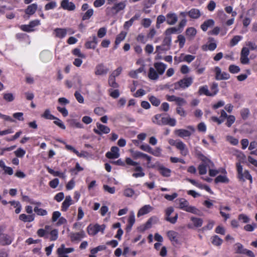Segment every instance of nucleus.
<instances>
[{
  "label": "nucleus",
  "instance_id": "f257e3e1",
  "mask_svg": "<svg viewBox=\"0 0 257 257\" xmlns=\"http://www.w3.org/2000/svg\"><path fill=\"white\" fill-rule=\"evenodd\" d=\"M155 69L153 67H150L148 73V77L151 80H157L159 75L164 74L167 65L162 62H156L154 64Z\"/></svg>",
  "mask_w": 257,
  "mask_h": 257
},
{
  "label": "nucleus",
  "instance_id": "f03ea898",
  "mask_svg": "<svg viewBox=\"0 0 257 257\" xmlns=\"http://www.w3.org/2000/svg\"><path fill=\"white\" fill-rule=\"evenodd\" d=\"M179 202L180 209L194 214H199L200 211L195 206L190 205L189 202L185 199L180 198Z\"/></svg>",
  "mask_w": 257,
  "mask_h": 257
},
{
  "label": "nucleus",
  "instance_id": "7ed1b4c3",
  "mask_svg": "<svg viewBox=\"0 0 257 257\" xmlns=\"http://www.w3.org/2000/svg\"><path fill=\"white\" fill-rule=\"evenodd\" d=\"M200 159L203 163L198 166L200 175H205L207 173V168L214 167L213 163L202 154L200 155Z\"/></svg>",
  "mask_w": 257,
  "mask_h": 257
},
{
  "label": "nucleus",
  "instance_id": "20e7f679",
  "mask_svg": "<svg viewBox=\"0 0 257 257\" xmlns=\"http://www.w3.org/2000/svg\"><path fill=\"white\" fill-rule=\"evenodd\" d=\"M193 83V78L191 77H185L174 84V88L176 90L180 88L185 89L189 87Z\"/></svg>",
  "mask_w": 257,
  "mask_h": 257
},
{
  "label": "nucleus",
  "instance_id": "39448f33",
  "mask_svg": "<svg viewBox=\"0 0 257 257\" xmlns=\"http://www.w3.org/2000/svg\"><path fill=\"white\" fill-rule=\"evenodd\" d=\"M105 227L106 226L104 224L99 225L98 224H95L93 225H89L87 228V232L91 236L96 235L98 232L103 233Z\"/></svg>",
  "mask_w": 257,
  "mask_h": 257
},
{
  "label": "nucleus",
  "instance_id": "423d86ee",
  "mask_svg": "<svg viewBox=\"0 0 257 257\" xmlns=\"http://www.w3.org/2000/svg\"><path fill=\"white\" fill-rule=\"evenodd\" d=\"M188 130L185 129H178L175 131L176 135L179 137L184 138L185 137H189L192 135V133L195 132V128L192 125L187 126Z\"/></svg>",
  "mask_w": 257,
  "mask_h": 257
},
{
  "label": "nucleus",
  "instance_id": "0eeeda50",
  "mask_svg": "<svg viewBox=\"0 0 257 257\" xmlns=\"http://www.w3.org/2000/svg\"><path fill=\"white\" fill-rule=\"evenodd\" d=\"M174 211V209L172 207H169L165 210V219L172 224H175L177 222L178 218V215L177 213H176L175 216L173 217L170 216Z\"/></svg>",
  "mask_w": 257,
  "mask_h": 257
},
{
  "label": "nucleus",
  "instance_id": "6e6552de",
  "mask_svg": "<svg viewBox=\"0 0 257 257\" xmlns=\"http://www.w3.org/2000/svg\"><path fill=\"white\" fill-rule=\"evenodd\" d=\"M154 167L156 168L157 171H158L160 174L163 177H169L171 176V170L165 167L163 165L160 163L156 164L154 166Z\"/></svg>",
  "mask_w": 257,
  "mask_h": 257
},
{
  "label": "nucleus",
  "instance_id": "1a4fd4ad",
  "mask_svg": "<svg viewBox=\"0 0 257 257\" xmlns=\"http://www.w3.org/2000/svg\"><path fill=\"white\" fill-rule=\"evenodd\" d=\"M214 71L215 73V79L217 80H227L230 78L229 73L222 71L221 69L218 66L215 67Z\"/></svg>",
  "mask_w": 257,
  "mask_h": 257
},
{
  "label": "nucleus",
  "instance_id": "9d476101",
  "mask_svg": "<svg viewBox=\"0 0 257 257\" xmlns=\"http://www.w3.org/2000/svg\"><path fill=\"white\" fill-rule=\"evenodd\" d=\"M96 126L97 128H94L93 132L98 135H101L102 134H107L110 131V128L107 126L103 125L100 123H96Z\"/></svg>",
  "mask_w": 257,
  "mask_h": 257
},
{
  "label": "nucleus",
  "instance_id": "9b49d317",
  "mask_svg": "<svg viewBox=\"0 0 257 257\" xmlns=\"http://www.w3.org/2000/svg\"><path fill=\"white\" fill-rule=\"evenodd\" d=\"M119 148L117 147L113 146L111 148L110 151L106 153V157L108 159H117L119 156Z\"/></svg>",
  "mask_w": 257,
  "mask_h": 257
},
{
  "label": "nucleus",
  "instance_id": "f8f14e48",
  "mask_svg": "<svg viewBox=\"0 0 257 257\" xmlns=\"http://www.w3.org/2000/svg\"><path fill=\"white\" fill-rule=\"evenodd\" d=\"M61 7L65 10L69 11H73L75 10L76 7L75 4L69 0H62L61 2Z\"/></svg>",
  "mask_w": 257,
  "mask_h": 257
},
{
  "label": "nucleus",
  "instance_id": "ddd939ff",
  "mask_svg": "<svg viewBox=\"0 0 257 257\" xmlns=\"http://www.w3.org/2000/svg\"><path fill=\"white\" fill-rule=\"evenodd\" d=\"M171 43V39L170 37H166L163 41L161 46H158L156 47L157 50L161 51H167L170 49V46Z\"/></svg>",
  "mask_w": 257,
  "mask_h": 257
},
{
  "label": "nucleus",
  "instance_id": "4468645a",
  "mask_svg": "<svg viewBox=\"0 0 257 257\" xmlns=\"http://www.w3.org/2000/svg\"><path fill=\"white\" fill-rule=\"evenodd\" d=\"M108 71V69L102 63L97 65L95 68V74L96 75H106Z\"/></svg>",
  "mask_w": 257,
  "mask_h": 257
},
{
  "label": "nucleus",
  "instance_id": "2eb2a0df",
  "mask_svg": "<svg viewBox=\"0 0 257 257\" xmlns=\"http://www.w3.org/2000/svg\"><path fill=\"white\" fill-rule=\"evenodd\" d=\"M98 44L97 38L96 36L94 35L92 37L89 38L88 40L85 43V47L87 49H94Z\"/></svg>",
  "mask_w": 257,
  "mask_h": 257
},
{
  "label": "nucleus",
  "instance_id": "dca6fc26",
  "mask_svg": "<svg viewBox=\"0 0 257 257\" xmlns=\"http://www.w3.org/2000/svg\"><path fill=\"white\" fill-rule=\"evenodd\" d=\"M13 240V237L6 234H2L0 235V244L2 245L10 244Z\"/></svg>",
  "mask_w": 257,
  "mask_h": 257
},
{
  "label": "nucleus",
  "instance_id": "f3484780",
  "mask_svg": "<svg viewBox=\"0 0 257 257\" xmlns=\"http://www.w3.org/2000/svg\"><path fill=\"white\" fill-rule=\"evenodd\" d=\"M167 235L170 240L173 243H178L179 234L174 230H169L167 232Z\"/></svg>",
  "mask_w": 257,
  "mask_h": 257
},
{
  "label": "nucleus",
  "instance_id": "a211bd4d",
  "mask_svg": "<svg viewBox=\"0 0 257 257\" xmlns=\"http://www.w3.org/2000/svg\"><path fill=\"white\" fill-rule=\"evenodd\" d=\"M85 236V233L82 230L78 232L71 233L70 234V238L72 241H80L82 238Z\"/></svg>",
  "mask_w": 257,
  "mask_h": 257
},
{
  "label": "nucleus",
  "instance_id": "6ab92c4d",
  "mask_svg": "<svg viewBox=\"0 0 257 257\" xmlns=\"http://www.w3.org/2000/svg\"><path fill=\"white\" fill-rule=\"evenodd\" d=\"M53 34L57 38L63 39L67 35V29L64 28H56L54 30Z\"/></svg>",
  "mask_w": 257,
  "mask_h": 257
},
{
  "label": "nucleus",
  "instance_id": "aec40b11",
  "mask_svg": "<svg viewBox=\"0 0 257 257\" xmlns=\"http://www.w3.org/2000/svg\"><path fill=\"white\" fill-rule=\"evenodd\" d=\"M176 148L180 151V154L183 156H186L189 154V150L186 145L181 141H179Z\"/></svg>",
  "mask_w": 257,
  "mask_h": 257
},
{
  "label": "nucleus",
  "instance_id": "412c9836",
  "mask_svg": "<svg viewBox=\"0 0 257 257\" xmlns=\"http://www.w3.org/2000/svg\"><path fill=\"white\" fill-rule=\"evenodd\" d=\"M153 209V207L150 205H145L139 210L137 216L140 217L141 216L145 215L152 211Z\"/></svg>",
  "mask_w": 257,
  "mask_h": 257
},
{
  "label": "nucleus",
  "instance_id": "4be33fe9",
  "mask_svg": "<svg viewBox=\"0 0 257 257\" xmlns=\"http://www.w3.org/2000/svg\"><path fill=\"white\" fill-rule=\"evenodd\" d=\"M178 20V17L175 13H168L166 15V22L170 25H174Z\"/></svg>",
  "mask_w": 257,
  "mask_h": 257
},
{
  "label": "nucleus",
  "instance_id": "5701e85b",
  "mask_svg": "<svg viewBox=\"0 0 257 257\" xmlns=\"http://www.w3.org/2000/svg\"><path fill=\"white\" fill-rule=\"evenodd\" d=\"M73 200H72L70 196H67L62 203L61 206V210L62 211H66L67 210L69 207L72 204Z\"/></svg>",
  "mask_w": 257,
  "mask_h": 257
},
{
  "label": "nucleus",
  "instance_id": "b1692460",
  "mask_svg": "<svg viewBox=\"0 0 257 257\" xmlns=\"http://www.w3.org/2000/svg\"><path fill=\"white\" fill-rule=\"evenodd\" d=\"M126 6V4L124 2H121L119 3L114 4V6L110 8L111 11H114L115 13L117 14L119 11L124 9Z\"/></svg>",
  "mask_w": 257,
  "mask_h": 257
},
{
  "label": "nucleus",
  "instance_id": "393cba45",
  "mask_svg": "<svg viewBox=\"0 0 257 257\" xmlns=\"http://www.w3.org/2000/svg\"><path fill=\"white\" fill-rule=\"evenodd\" d=\"M140 17L139 14H136L134 17H133L129 21H126L123 25L124 29L128 30L129 28L132 26L135 21L137 20Z\"/></svg>",
  "mask_w": 257,
  "mask_h": 257
},
{
  "label": "nucleus",
  "instance_id": "a878e982",
  "mask_svg": "<svg viewBox=\"0 0 257 257\" xmlns=\"http://www.w3.org/2000/svg\"><path fill=\"white\" fill-rule=\"evenodd\" d=\"M134 171L137 172L136 173H134L133 174V177L137 178L139 177H143L145 176V173L143 171V168L140 165L134 168Z\"/></svg>",
  "mask_w": 257,
  "mask_h": 257
},
{
  "label": "nucleus",
  "instance_id": "bb28decb",
  "mask_svg": "<svg viewBox=\"0 0 257 257\" xmlns=\"http://www.w3.org/2000/svg\"><path fill=\"white\" fill-rule=\"evenodd\" d=\"M214 21L212 19L207 20L203 22V23L201 25V29L205 32L207 30L208 28L212 27L214 25Z\"/></svg>",
  "mask_w": 257,
  "mask_h": 257
},
{
  "label": "nucleus",
  "instance_id": "cd10ccee",
  "mask_svg": "<svg viewBox=\"0 0 257 257\" xmlns=\"http://www.w3.org/2000/svg\"><path fill=\"white\" fill-rule=\"evenodd\" d=\"M40 58L43 62H47L51 59L52 55L50 52L44 51L41 53Z\"/></svg>",
  "mask_w": 257,
  "mask_h": 257
},
{
  "label": "nucleus",
  "instance_id": "c85d7f7f",
  "mask_svg": "<svg viewBox=\"0 0 257 257\" xmlns=\"http://www.w3.org/2000/svg\"><path fill=\"white\" fill-rule=\"evenodd\" d=\"M47 170L48 172L55 177H59L62 179H65L66 178V175L64 173L60 172L59 171H55L50 168L49 167H47Z\"/></svg>",
  "mask_w": 257,
  "mask_h": 257
},
{
  "label": "nucleus",
  "instance_id": "c756f323",
  "mask_svg": "<svg viewBox=\"0 0 257 257\" xmlns=\"http://www.w3.org/2000/svg\"><path fill=\"white\" fill-rule=\"evenodd\" d=\"M37 9V5L36 4H33L28 6L27 8L25 10V13L29 15H32L36 12Z\"/></svg>",
  "mask_w": 257,
  "mask_h": 257
},
{
  "label": "nucleus",
  "instance_id": "7c9ffc66",
  "mask_svg": "<svg viewBox=\"0 0 257 257\" xmlns=\"http://www.w3.org/2000/svg\"><path fill=\"white\" fill-rule=\"evenodd\" d=\"M198 92L200 95H205L207 96H211L210 92L208 90V87L206 85L200 86Z\"/></svg>",
  "mask_w": 257,
  "mask_h": 257
},
{
  "label": "nucleus",
  "instance_id": "2f4dec72",
  "mask_svg": "<svg viewBox=\"0 0 257 257\" xmlns=\"http://www.w3.org/2000/svg\"><path fill=\"white\" fill-rule=\"evenodd\" d=\"M188 13L191 18L195 19L199 18L201 15L200 12L197 9H192Z\"/></svg>",
  "mask_w": 257,
  "mask_h": 257
},
{
  "label": "nucleus",
  "instance_id": "473e14b6",
  "mask_svg": "<svg viewBox=\"0 0 257 257\" xmlns=\"http://www.w3.org/2000/svg\"><path fill=\"white\" fill-rule=\"evenodd\" d=\"M20 220L24 222H32L34 220V215H26L25 214H21L19 216Z\"/></svg>",
  "mask_w": 257,
  "mask_h": 257
},
{
  "label": "nucleus",
  "instance_id": "72a5a7b5",
  "mask_svg": "<svg viewBox=\"0 0 257 257\" xmlns=\"http://www.w3.org/2000/svg\"><path fill=\"white\" fill-rule=\"evenodd\" d=\"M191 220L193 222L194 226L196 227H201L203 222L202 219L195 217H191Z\"/></svg>",
  "mask_w": 257,
  "mask_h": 257
},
{
  "label": "nucleus",
  "instance_id": "f704fd0d",
  "mask_svg": "<svg viewBox=\"0 0 257 257\" xmlns=\"http://www.w3.org/2000/svg\"><path fill=\"white\" fill-rule=\"evenodd\" d=\"M127 33L124 31H122L119 34H118L116 38L115 44V45H118L120 44V43L123 41L126 36Z\"/></svg>",
  "mask_w": 257,
  "mask_h": 257
},
{
  "label": "nucleus",
  "instance_id": "c9c22d12",
  "mask_svg": "<svg viewBox=\"0 0 257 257\" xmlns=\"http://www.w3.org/2000/svg\"><path fill=\"white\" fill-rule=\"evenodd\" d=\"M148 99L152 104L155 106H158L160 104V100L155 96L149 95Z\"/></svg>",
  "mask_w": 257,
  "mask_h": 257
},
{
  "label": "nucleus",
  "instance_id": "e433bc0d",
  "mask_svg": "<svg viewBox=\"0 0 257 257\" xmlns=\"http://www.w3.org/2000/svg\"><path fill=\"white\" fill-rule=\"evenodd\" d=\"M41 117L45 119L52 120L56 118V117L52 115L49 109L45 110L44 112L41 115Z\"/></svg>",
  "mask_w": 257,
  "mask_h": 257
},
{
  "label": "nucleus",
  "instance_id": "4c0bfd02",
  "mask_svg": "<svg viewBox=\"0 0 257 257\" xmlns=\"http://www.w3.org/2000/svg\"><path fill=\"white\" fill-rule=\"evenodd\" d=\"M94 11L92 9H88L87 11L83 14L82 17L83 21L89 20L93 15Z\"/></svg>",
  "mask_w": 257,
  "mask_h": 257
},
{
  "label": "nucleus",
  "instance_id": "58836bf2",
  "mask_svg": "<svg viewBox=\"0 0 257 257\" xmlns=\"http://www.w3.org/2000/svg\"><path fill=\"white\" fill-rule=\"evenodd\" d=\"M135 191L131 188L127 187L123 190V195L127 197H132L135 195Z\"/></svg>",
  "mask_w": 257,
  "mask_h": 257
},
{
  "label": "nucleus",
  "instance_id": "ea45409f",
  "mask_svg": "<svg viewBox=\"0 0 257 257\" xmlns=\"http://www.w3.org/2000/svg\"><path fill=\"white\" fill-rule=\"evenodd\" d=\"M215 182L227 183L229 182V179L226 176L219 175L215 179Z\"/></svg>",
  "mask_w": 257,
  "mask_h": 257
},
{
  "label": "nucleus",
  "instance_id": "a19ab883",
  "mask_svg": "<svg viewBox=\"0 0 257 257\" xmlns=\"http://www.w3.org/2000/svg\"><path fill=\"white\" fill-rule=\"evenodd\" d=\"M236 252L238 253L244 254L246 248H244L243 246L240 243H237L234 245Z\"/></svg>",
  "mask_w": 257,
  "mask_h": 257
},
{
  "label": "nucleus",
  "instance_id": "79ce46f5",
  "mask_svg": "<svg viewBox=\"0 0 257 257\" xmlns=\"http://www.w3.org/2000/svg\"><path fill=\"white\" fill-rule=\"evenodd\" d=\"M210 89L211 96L215 95L218 92V84L215 82L213 83L211 85Z\"/></svg>",
  "mask_w": 257,
  "mask_h": 257
},
{
  "label": "nucleus",
  "instance_id": "37998d69",
  "mask_svg": "<svg viewBox=\"0 0 257 257\" xmlns=\"http://www.w3.org/2000/svg\"><path fill=\"white\" fill-rule=\"evenodd\" d=\"M216 47L217 45L215 43H211L208 45H203L202 46V49L204 51L208 50L212 51L214 50Z\"/></svg>",
  "mask_w": 257,
  "mask_h": 257
},
{
  "label": "nucleus",
  "instance_id": "c03bdc74",
  "mask_svg": "<svg viewBox=\"0 0 257 257\" xmlns=\"http://www.w3.org/2000/svg\"><path fill=\"white\" fill-rule=\"evenodd\" d=\"M238 219L244 223H248L250 221V218L249 217L244 214H240L238 216Z\"/></svg>",
  "mask_w": 257,
  "mask_h": 257
},
{
  "label": "nucleus",
  "instance_id": "a18cd8bd",
  "mask_svg": "<svg viewBox=\"0 0 257 257\" xmlns=\"http://www.w3.org/2000/svg\"><path fill=\"white\" fill-rule=\"evenodd\" d=\"M226 140L230 144H231L233 146H236L237 145H238V142H239L238 139H237L231 136H226Z\"/></svg>",
  "mask_w": 257,
  "mask_h": 257
},
{
  "label": "nucleus",
  "instance_id": "49530a36",
  "mask_svg": "<svg viewBox=\"0 0 257 257\" xmlns=\"http://www.w3.org/2000/svg\"><path fill=\"white\" fill-rule=\"evenodd\" d=\"M186 35L190 38L194 37L196 34V30L195 28L191 27L186 30Z\"/></svg>",
  "mask_w": 257,
  "mask_h": 257
},
{
  "label": "nucleus",
  "instance_id": "de8ad7c7",
  "mask_svg": "<svg viewBox=\"0 0 257 257\" xmlns=\"http://www.w3.org/2000/svg\"><path fill=\"white\" fill-rule=\"evenodd\" d=\"M161 119L158 121H155L153 119V122L159 125H167L168 117H162Z\"/></svg>",
  "mask_w": 257,
  "mask_h": 257
},
{
  "label": "nucleus",
  "instance_id": "09e8293b",
  "mask_svg": "<svg viewBox=\"0 0 257 257\" xmlns=\"http://www.w3.org/2000/svg\"><path fill=\"white\" fill-rule=\"evenodd\" d=\"M14 154L18 158H23L26 154V151L21 148H19L14 152Z\"/></svg>",
  "mask_w": 257,
  "mask_h": 257
},
{
  "label": "nucleus",
  "instance_id": "8fccbe9b",
  "mask_svg": "<svg viewBox=\"0 0 257 257\" xmlns=\"http://www.w3.org/2000/svg\"><path fill=\"white\" fill-rule=\"evenodd\" d=\"M211 242L214 245L219 246L222 244V240L217 235H215L212 237Z\"/></svg>",
  "mask_w": 257,
  "mask_h": 257
},
{
  "label": "nucleus",
  "instance_id": "3c124183",
  "mask_svg": "<svg viewBox=\"0 0 257 257\" xmlns=\"http://www.w3.org/2000/svg\"><path fill=\"white\" fill-rule=\"evenodd\" d=\"M4 99L8 102H12L15 99V96L12 93H6L3 94Z\"/></svg>",
  "mask_w": 257,
  "mask_h": 257
},
{
  "label": "nucleus",
  "instance_id": "603ef678",
  "mask_svg": "<svg viewBox=\"0 0 257 257\" xmlns=\"http://www.w3.org/2000/svg\"><path fill=\"white\" fill-rule=\"evenodd\" d=\"M108 84L110 86L113 88H116L118 87V84L115 81V77H112L110 75L108 79Z\"/></svg>",
  "mask_w": 257,
  "mask_h": 257
},
{
  "label": "nucleus",
  "instance_id": "864d4df0",
  "mask_svg": "<svg viewBox=\"0 0 257 257\" xmlns=\"http://www.w3.org/2000/svg\"><path fill=\"white\" fill-rule=\"evenodd\" d=\"M181 31L180 30V28H177L176 27H172L170 28H168L166 30V34L167 35H170L171 34H176L180 33Z\"/></svg>",
  "mask_w": 257,
  "mask_h": 257
},
{
  "label": "nucleus",
  "instance_id": "5fc2aeb1",
  "mask_svg": "<svg viewBox=\"0 0 257 257\" xmlns=\"http://www.w3.org/2000/svg\"><path fill=\"white\" fill-rule=\"evenodd\" d=\"M34 211L38 215L45 216L47 215V211L42 208H39L38 207H35L34 209Z\"/></svg>",
  "mask_w": 257,
  "mask_h": 257
},
{
  "label": "nucleus",
  "instance_id": "6e6d98bb",
  "mask_svg": "<svg viewBox=\"0 0 257 257\" xmlns=\"http://www.w3.org/2000/svg\"><path fill=\"white\" fill-rule=\"evenodd\" d=\"M74 79V83L75 84V87H78L79 88H81L82 84V79L80 76H75L73 78Z\"/></svg>",
  "mask_w": 257,
  "mask_h": 257
},
{
  "label": "nucleus",
  "instance_id": "4d7b16f0",
  "mask_svg": "<svg viewBox=\"0 0 257 257\" xmlns=\"http://www.w3.org/2000/svg\"><path fill=\"white\" fill-rule=\"evenodd\" d=\"M57 3L55 1H51L45 6V10L48 11L55 9L57 7Z\"/></svg>",
  "mask_w": 257,
  "mask_h": 257
},
{
  "label": "nucleus",
  "instance_id": "13d9d810",
  "mask_svg": "<svg viewBox=\"0 0 257 257\" xmlns=\"http://www.w3.org/2000/svg\"><path fill=\"white\" fill-rule=\"evenodd\" d=\"M250 113L248 108H243L240 110V115L242 119H246L249 116Z\"/></svg>",
  "mask_w": 257,
  "mask_h": 257
},
{
  "label": "nucleus",
  "instance_id": "bf43d9fd",
  "mask_svg": "<svg viewBox=\"0 0 257 257\" xmlns=\"http://www.w3.org/2000/svg\"><path fill=\"white\" fill-rule=\"evenodd\" d=\"M165 21H166V17H165L163 15H159L158 16L157 18V24L156 27L157 28H160V24L164 23Z\"/></svg>",
  "mask_w": 257,
  "mask_h": 257
},
{
  "label": "nucleus",
  "instance_id": "052dcab7",
  "mask_svg": "<svg viewBox=\"0 0 257 257\" xmlns=\"http://www.w3.org/2000/svg\"><path fill=\"white\" fill-rule=\"evenodd\" d=\"M228 70L230 73L232 74H235L238 73L240 71V69L238 66L235 65H230L229 66Z\"/></svg>",
  "mask_w": 257,
  "mask_h": 257
},
{
  "label": "nucleus",
  "instance_id": "680f3d73",
  "mask_svg": "<svg viewBox=\"0 0 257 257\" xmlns=\"http://www.w3.org/2000/svg\"><path fill=\"white\" fill-rule=\"evenodd\" d=\"M107 29L105 27L100 28L97 32V36L99 38H102L106 34Z\"/></svg>",
  "mask_w": 257,
  "mask_h": 257
},
{
  "label": "nucleus",
  "instance_id": "e2e57ef3",
  "mask_svg": "<svg viewBox=\"0 0 257 257\" xmlns=\"http://www.w3.org/2000/svg\"><path fill=\"white\" fill-rule=\"evenodd\" d=\"M51 235L50 240L51 241L56 240L58 238V231L57 229H53L50 232Z\"/></svg>",
  "mask_w": 257,
  "mask_h": 257
},
{
  "label": "nucleus",
  "instance_id": "0e129e2a",
  "mask_svg": "<svg viewBox=\"0 0 257 257\" xmlns=\"http://www.w3.org/2000/svg\"><path fill=\"white\" fill-rule=\"evenodd\" d=\"M227 121L226 122V125L228 127H230L231 125L234 122L235 120V118L233 115H228V116L226 118Z\"/></svg>",
  "mask_w": 257,
  "mask_h": 257
},
{
  "label": "nucleus",
  "instance_id": "69168bd1",
  "mask_svg": "<svg viewBox=\"0 0 257 257\" xmlns=\"http://www.w3.org/2000/svg\"><path fill=\"white\" fill-rule=\"evenodd\" d=\"M136 40L138 42L145 44L147 41V39L146 36L143 34H140L136 38Z\"/></svg>",
  "mask_w": 257,
  "mask_h": 257
},
{
  "label": "nucleus",
  "instance_id": "338daca9",
  "mask_svg": "<svg viewBox=\"0 0 257 257\" xmlns=\"http://www.w3.org/2000/svg\"><path fill=\"white\" fill-rule=\"evenodd\" d=\"M72 53L74 55L78 56L81 58H85L86 57L85 54L82 53L80 50L78 48L74 49L72 51Z\"/></svg>",
  "mask_w": 257,
  "mask_h": 257
},
{
  "label": "nucleus",
  "instance_id": "774afa93",
  "mask_svg": "<svg viewBox=\"0 0 257 257\" xmlns=\"http://www.w3.org/2000/svg\"><path fill=\"white\" fill-rule=\"evenodd\" d=\"M195 58V56L192 55H184L182 61L184 62H186L187 63H191L193 61Z\"/></svg>",
  "mask_w": 257,
  "mask_h": 257
}]
</instances>
